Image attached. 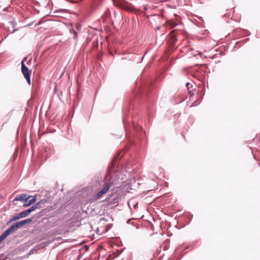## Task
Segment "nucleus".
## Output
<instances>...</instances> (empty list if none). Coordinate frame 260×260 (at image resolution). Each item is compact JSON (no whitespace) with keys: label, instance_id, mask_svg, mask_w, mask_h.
I'll use <instances>...</instances> for the list:
<instances>
[{"label":"nucleus","instance_id":"obj_13","mask_svg":"<svg viewBox=\"0 0 260 260\" xmlns=\"http://www.w3.org/2000/svg\"><path fill=\"white\" fill-rule=\"evenodd\" d=\"M34 210L35 209H34V208L32 206L27 209L28 212H29V214Z\"/></svg>","mask_w":260,"mask_h":260},{"label":"nucleus","instance_id":"obj_9","mask_svg":"<svg viewBox=\"0 0 260 260\" xmlns=\"http://www.w3.org/2000/svg\"><path fill=\"white\" fill-rule=\"evenodd\" d=\"M11 233H14L17 229L18 228L16 224L12 225L9 228H8Z\"/></svg>","mask_w":260,"mask_h":260},{"label":"nucleus","instance_id":"obj_4","mask_svg":"<svg viewBox=\"0 0 260 260\" xmlns=\"http://www.w3.org/2000/svg\"><path fill=\"white\" fill-rule=\"evenodd\" d=\"M30 199V197H28V195L25 193L18 194L14 199L13 201H24L27 202V200Z\"/></svg>","mask_w":260,"mask_h":260},{"label":"nucleus","instance_id":"obj_18","mask_svg":"<svg viewBox=\"0 0 260 260\" xmlns=\"http://www.w3.org/2000/svg\"><path fill=\"white\" fill-rule=\"evenodd\" d=\"M32 207L34 208V209H35V210L36 209H37V208H39V207H38V205H37V204H36L35 205H34L32 206Z\"/></svg>","mask_w":260,"mask_h":260},{"label":"nucleus","instance_id":"obj_21","mask_svg":"<svg viewBox=\"0 0 260 260\" xmlns=\"http://www.w3.org/2000/svg\"><path fill=\"white\" fill-rule=\"evenodd\" d=\"M80 25H78V26H77V29H79V28H80Z\"/></svg>","mask_w":260,"mask_h":260},{"label":"nucleus","instance_id":"obj_19","mask_svg":"<svg viewBox=\"0 0 260 260\" xmlns=\"http://www.w3.org/2000/svg\"><path fill=\"white\" fill-rule=\"evenodd\" d=\"M173 32H174V31H172L171 35L172 36V37L173 38V41H175L176 40V38L173 35Z\"/></svg>","mask_w":260,"mask_h":260},{"label":"nucleus","instance_id":"obj_11","mask_svg":"<svg viewBox=\"0 0 260 260\" xmlns=\"http://www.w3.org/2000/svg\"><path fill=\"white\" fill-rule=\"evenodd\" d=\"M46 202L47 200L45 199L41 200L37 203V205H38L39 208H41L42 207L41 205L44 204Z\"/></svg>","mask_w":260,"mask_h":260},{"label":"nucleus","instance_id":"obj_23","mask_svg":"<svg viewBox=\"0 0 260 260\" xmlns=\"http://www.w3.org/2000/svg\"><path fill=\"white\" fill-rule=\"evenodd\" d=\"M137 12H139V13H140V11L139 10H137Z\"/></svg>","mask_w":260,"mask_h":260},{"label":"nucleus","instance_id":"obj_16","mask_svg":"<svg viewBox=\"0 0 260 260\" xmlns=\"http://www.w3.org/2000/svg\"><path fill=\"white\" fill-rule=\"evenodd\" d=\"M5 238H6L5 237H4V236L2 234L1 236H0V242L3 241Z\"/></svg>","mask_w":260,"mask_h":260},{"label":"nucleus","instance_id":"obj_6","mask_svg":"<svg viewBox=\"0 0 260 260\" xmlns=\"http://www.w3.org/2000/svg\"><path fill=\"white\" fill-rule=\"evenodd\" d=\"M113 196H112L111 197H109L107 198V200L110 202L112 204H115L118 202V198L117 196H114V197L113 199H111L112 197H113Z\"/></svg>","mask_w":260,"mask_h":260},{"label":"nucleus","instance_id":"obj_7","mask_svg":"<svg viewBox=\"0 0 260 260\" xmlns=\"http://www.w3.org/2000/svg\"><path fill=\"white\" fill-rule=\"evenodd\" d=\"M29 214V212H28L27 210H24L19 213V215L21 218H24L27 216Z\"/></svg>","mask_w":260,"mask_h":260},{"label":"nucleus","instance_id":"obj_15","mask_svg":"<svg viewBox=\"0 0 260 260\" xmlns=\"http://www.w3.org/2000/svg\"><path fill=\"white\" fill-rule=\"evenodd\" d=\"M74 36L73 37V38L76 39L77 38V32L75 31H74Z\"/></svg>","mask_w":260,"mask_h":260},{"label":"nucleus","instance_id":"obj_10","mask_svg":"<svg viewBox=\"0 0 260 260\" xmlns=\"http://www.w3.org/2000/svg\"><path fill=\"white\" fill-rule=\"evenodd\" d=\"M29 197H30V199H29V200H27V202L31 205V204H34L36 202V198L35 197H32V196H29Z\"/></svg>","mask_w":260,"mask_h":260},{"label":"nucleus","instance_id":"obj_17","mask_svg":"<svg viewBox=\"0 0 260 260\" xmlns=\"http://www.w3.org/2000/svg\"><path fill=\"white\" fill-rule=\"evenodd\" d=\"M30 205V204L28 202H25V203L23 205V206H25V207L29 206Z\"/></svg>","mask_w":260,"mask_h":260},{"label":"nucleus","instance_id":"obj_22","mask_svg":"<svg viewBox=\"0 0 260 260\" xmlns=\"http://www.w3.org/2000/svg\"><path fill=\"white\" fill-rule=\"evenodd\" d=\"M156 29H160V27H159V26L157 27H156Z\"/></svg>","mask_w":260,"mask_h":260},{"label":"nucleus","instance_id":"obj_12","mask_svg":"<svg viewBox=\"0 0 260 260\" xmlns=\"http://www.w3.org/2000/svg\"><path fill=\"white\" fill-rule=\"evenodd\" d=\"M11 233H10L9 230L8 229L2 234V235L4 236V237L6 238L7 236H8Z\"/></svg>","mask_w":260,"mask_h":260},{"label":"nucleus","instance_id":"obj_5","mask_svg":"<svg viewBox=\"0 0 260 260\" xmlns=\"http://www.w3.org/2000/svg\"><path fill=\"white\" fill-rule=\"evenodd\" d=\"M32 221V219L31 218H27L23 220H21L19 222H16L15 224H16L18 229L23 226L25 224L29 223Z\"/></svg>","mask_w":260,"mask_h":260},{"label":"nucleus","instance_id":"obj_3","mask_svg":"<svg viewBox=\"0 0 260 260\" xmlns=\"http://www.w3.org/2000/svg\"><path fill=\"white\" fill-rule=\"evenodd\" d=\"M26 58H25L21 61V71L22 73L26 79V81L29 85H30V73L29 72V70L27 67L24 64V61L26 60Z\"/></svg>","mask_w":260,"mask_h":260},{"label":"nucleus","instance_id":"obj_1","mask_svg":"<svg viewBox=\"0 0 260 260\" xmlns=\"http://www.w3.org/2000/svg\"><path fill=\"white\" fill-rule=\"evenodd\" d=\"M111 186L110 183H105L104 185V187L96 193L94 194L92 197L90 199L91 202H93L96 200L100 199L103 194L106 193L109 190V188Z\"/></svg>","mask_w":260,"mask_h":260},{"label":"nucleus","instance_id":"obj_8","mask_svg":"<svg viewBox=\"0 0 260 260\" xmlns=\"http://www.w3.org/2000/svg\"><path fill=\"white\" fill-rule=\"evenodd\" d=\"M19 219H20V217L19 215V214L15 216H13L11 218L10 220L7 222V224H9L11 222H12L14 221H15L16 220H18Z\"/></svg>","mask_w":260,"mask_h":260},{"label":"nucleus","instance_id":"obj_14","mask_svg":"<svg viewBox=\"0 0 260 260\" xmlns=\"http://www.w3.org/2000/svg\"><path fill=\"white\" fill-rule=\"evenodd\" d=\"M172 27H175L177 25V23L176 22H172L171 24Z\"/></svg>","mask_w":260,"mask_h":260},{"label":"nucleus","instance_id":"obj_20","mask_svg":"<svg viewBox=\"0 0 260 260\" xmlns=\"http://www.w3.org/2000/svg\"><path fill=\"white\" fill-rule=\"evenodd\" d=\"M144 9L145 11H146L147 10V7L146 6H144Z\"/></svg>","mask_w":260,"mask_h":260},{"label":"nucleus","instance_id":"obj_2","mask_svg":"<svg viewBox=\"0 0 260 260\" xmlns=\"http://www.w3.org/2000/svg\"><path fill=\"white\" fill-rule=\"evenodd\" d=\"M186 86L187 88L188 92L189 94V101L187 102V105L189 107H192L195 104V100H193L194 90L195 89H192L193 87L192 84L189 82L186 84Z\"/></svg>","mask_w":260,"mask_h":260}]
</instances>
